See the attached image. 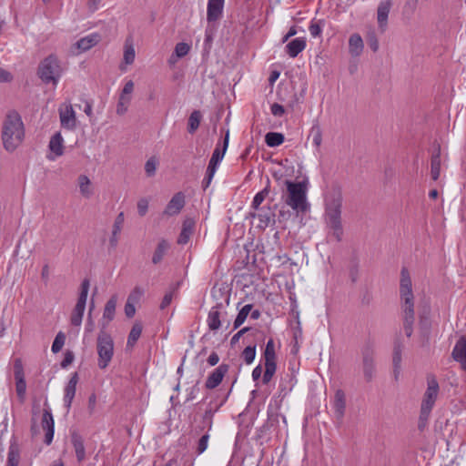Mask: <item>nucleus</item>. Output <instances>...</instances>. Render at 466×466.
Returning a JSON list of instances; mask_svg holds the SVG:
<instances>
[{"label":"nucleus","mask_w":466,"mask_h":466,"mask_svg":"<svg viewBox=\"0 0 466 466\" xmlns=\"http://www.w3.org/2000/svg\"><path fill=\"white\" fill-rule=\"evenodd\" d=\"M341 208L342 197L340 193H333L326 198L325 220L329 228V236L337 242L341 241L343 235Z\"/></svg>","instance_id":"nucleus-1"},{"label":"nucleus","mask_w":466,"mask_h":466,"mask_svg":"<svg viewBox=\"0 0 466 466\" xmlns=\"http://www.w3.org/2000/svg\"><path fill=\"white\" fill-rule=\"evenodd\" d=\"M25 136L24 124L20 115L15 111L9 112L3 123L2 139L4 147L14 151L23 141Z\"/></svg>","instance_id":"nucleus-2"},{"label":"nucleus","mask_w":466,"mask_h":466,"mask_svg":"<svg viewBox=\"0 0 466 466\" xmlns=\"http://www.w3.org/2000/svg\"><path fill=\"white\" fill-rule=\"evenodd\" d=\"M286 187L285 203L298 214L306 212L309 208L307 201L308 188L306 183L287 180Z\"/></svg>","instance_id":"nucleus-3"},{"label":"nucleus","mask_w":466,"mask_h":466,"mask_svg":"<svg viewBox=\"0 0 466 466\" xmlns=\"http://www.w3.org/2000/svg\"><path fill=\"white\" fill-rule=\"evenodd\" d=\"M37 75L45 84L56 86L62 76V67L57 56L50 55L43 59L38 66Z\"/></svg>","instance_id":"nucleus-4"},{"label":"nucleus","mask_w":466,"mask_h":466,"mask_svg":"<svg viewBox=\"0 0 466 466\" xmlns=\"http://www.w3.org/2000/svg\"><path fill=\"white\" fill-rule=\"evenodd\" d=\"M439 390V383L436 378L434 376H428L427 389L424 392L420 405V425L428 420L438 398Z\"/></svg>","instance_id":"nucleus-5"},{"label":"nucleus","mask_w":466,"mask_h":466,"mask_svg":"<svg viewBox=\"0 0 466 466\" xmlns=\"http://www.w3.org/2000/svg\"><path fill=\"white\" fill-rule=\"evenodd\" d=\"M97 366L100 370H106L114 356V340L110 334L101 330L96 339Z\"/></svg>","instance_id":"nucleus-6"},{"label":"nucleus","mask_w":466,"mask_h":466,"mask_svg":"<svg viewBox=\"0 0 466 466\" xmlns=\"http://www.w3.org/2000/svg\"><path fill=\"white\" fill-rule=\"evenodd\" d=\"M400 295L403 314L414 313L412 283L409 270L406 268H402L400 271Z\"/></svg>","instance_id":"nucleus-7"},{"label":"nucleus","mask_w":466,"mask_h":466,"mask_svg":"<svg viewBox=\"0 0 466 466\" xmlns=\"http://www.w3.org/2000/svg\"><path fill=\"white\" fill-rule=\"evenodd\" d=\"M90 282L84 279L80 286V292L75 308L70 316V322L73 326L80 327L84 317Z\"/></svg>","instance_id":"nucleus-8"},{"label":"nucleus","mask_w":466,"mask_h":466,"mask_svg":"<svg viewBox=\"0 0 466 466\" xmlns=\"http://www.w3.org/2000/svg\"><path fill=\"white\" fill-rule=\"evenodd\" d=\"M374 356L375 350L372 345L366 344L361 349L362 370L365 380L368 382L372 380L376 370Z\"/></svg>","instance_id":"nucleus-9"},{"label":"nucleus","mask_w":466,"mask_h":466,"mask_svg":"<svg viewBox=\"0 0 466 466\" xmlns=\"http://www.w3.org/2000/svg\"><path fill=\"white\" fill-rule=\"evenodd\" d=\"M41 427L45 431L44 442L46 445H50L52 443L55 434V420L51 408L47 400H46L44 403L43 415L41 419Z\"/></svg>","instance_id":"nucleus-10"},{"label":"nucleus","mask_w":466,"mask_h":466,"mask_svg":"<svg viewBox=\"0 0 466 466\" xmlns=\"http://www.w3.org/2000/svg\"><path fill=\"white\" fill-rule=\"evenodd\" d=\"M61 127L67 130H74L76 127V113L71 105L59 109Z\"/></svg>","instance_id":"nucleus-11"},{"label":"nucleus","mask_w":466,"mask_h":466,"mask_svg":"<svg viewBox=\"0 0 466 466\" xmlns=\"http://www.w3.org/2000/svg\"><path fill=\"white\" fill-rule=\"evenodd\" d=\"M79 377L77 372H74L71 375L66 386L65 387L64 394V405L67 410H70L73 400L76 391V385L78 383Z\"/></svg>","instance_id":"nucleus-12"},{"label":"nucleus","mask_w":466,"mask_h":466,"mask_svg":"<svg viewBox=\"0 0 466 466\" xmlns=\"http://www.w3.org/2000/svg\"><path fill=\"white\" fill-rule=\"evenodd\" d=\"M451 356L460 363L461 369L466 371V336H461L455 343Z\"/></svg>","instance_id":"nucleus-13"},{"label":"nucleus","mask_w":466,"mask_h":466,"mask_svg":"<svg viewBox=\"0 0 466 466\" xmlns=\"http://www.w3.org/2000/svg\"><path fill=\"white\" fill-rule=\"evenodd\" d=\"M185 206V195L182 192L176 193L167 203L164 214L169 217L177 215Z\"/></svg>","instance_id":"nucleus-14"},{"label":"nucleus","mask_w":466,"mask_h":466,"mask_svg":"<svg viewBox=\"0 0 466 466\" xmlns=\"http://www.w3.org/2000/svg\"><path fill=\"white\" fill-rule=\"evenodd\" d=\"M228 371V365L221 364L216 368L208 377L205 386L207 389L212 390L218 387L222 381L224 376Z\"/></svg>","instance_id":"nucleus-15"},{"label":"nucleus","mask_w":466,"mask_h":466,"mask_svg":"<svg viewBox=\"0 0 466 466\" xmlns=\"http://www.w3.org/2000/svg\"><path fill=\"white\" fill-rule=\"evenodd\" d=\"M225 0H208L207 8V20L208 23L217 22L223 14Z\"/></svg>","instance_id":"nucleus-16"},{"label":"nucleus","mask_w":466,"mask_h":466,"mask_svg":"<svg viewBox=\"0 0 466 466\" xmlns=\"http://www.w3.org/2000/svg\"><path fill=\"white\" fill-rule=\"evenodd\" d=\"M222 304L218 303L215 307H212L208 314L207 324L210 330L216 331L221 326L222 312L220 309Z\"/></svg>","instance_id":"nucleus-17"},{"label":"nucleus","mask_w":466,"mask_h":466,"mask_svg":"<svg viewBox=\"0 0 466 466\" xmlns=\"http://www.w3.org/2000/svg\"><path fill=\"white\" fill-rule=\"evenodd\" d=\"M48 147L55 155L54 157H48L50 160H55L56 157L64 154V138L60 132H56L51 137Z\"/></svg>","instance_id":"nucleus-18"},{"label":"nucleus","mask_w":466,"mask_h":466,"mask_svg":"<svg viewBox=\"0 0 466 466\" xmlns=\"http://www.w3.org/2000/svg\"><path fill=\"white\" fill-rule=\"evenodd\" d=\"M228 142H229V131L228 130L226 133V136L224 137V140H223L222 147H220L219 145H218L216 147V148L214 149L213 154L211 156V158L209 160V163H208L209 165L218 167V166L221 163V161L223 160L226 151L228 149Z\"/></svg>","instance_id":"nucleus-19"},{"label":"nucleus","mask_w":466,"mask_h":466,"mask_svg":"<svg viewBox=\"0 0 466 466\" xmlns=\"http://www.w3.org/2000/svg\"><path fill=\"white\" fill-rule=\"evenodd\" d=\"M391 7L390 0L380 2L377 10V19L379 26L384 30L387 26L389 13Z\"/></svg>","instance_id":"nucleus-20"},{"label":"nucleus","mask_w":466,"mask_h":466,"mask_svg":"<svg viewBox=\"0 0 466 466\" xmlns=\"http://www.w3.org/2000/svg\"><path fill=\"white\" fill-rule=\"evenodd\" d=\"M258 212L257 213H253L251 214V216L253 218H258V220H259V227L260 228H267L268 227L271 223H274L275 222V219H274V213L272 212V210L269 208H258L257 210Z\"/></svg>","instance_id":"nucleus-21"},{"label":"nucleus","mask_w":466,"mask_h":466,"mask_svg":"<svg viewBox=\"0 0 466 466\" xmlns=\"http://www.w3.org/2000/svg\"><path fill=\"white\" fill-rule=\"evenodd\" d=\"M306 46L307 43L304 37H297L287 44L286 52L290 57L295 58L306 48Z\"/></svg>","instance_id":"nucleus-22"},{"label":"nucleus","mask_w":466,"mask_h":466,"mask_svg":"<svg viewBox=\"0 0 466 466\" xmlns=\"http://www.w3.org/2000/svg\"><path fill=\"white\" fill-rule=\"evenodd\" d=\"M332 405L337 418L341 419L344 416L346 409V398L342 390H336Z\"/></svg>","instance_id":"nucleus-23"},{"label":"nucleus","mask_w":466,"mask_h":466,"mask_svg":"<svg viewBox=\"0 0 466 466\" xmlns=\"http://www.w3.org/2000/svg\"><path fill=\"white\" fill-rule=\"evenodd\" d=\"M124 220H125L124 213L120 212L116 216V219L114 221L113 228H112V234H111V237L109 238V244L114 248L118 244L119 234H120V232L122 230Z\"/></svg>","instance_id":"nucleus-24"},{"label":"nucleus","mask_w":466,"mask_h":466,"mask_svg":"<svg viewBox=\"0 0 466 466\" xmlns=\"http://www.w3.org/2000/svg\"><path fill=\"white\" fill-rule=\"evenodd\" d=\"M71 442H72L77 461L78 462L84 461L86 459V448L84 445L83 438L79 434L74 432L71 435Z\"/></svg>","instance_id":"nucleus-25"},{"label":"nucleus","mask_w":466,"mask_h":466,"mask_svg":"<svg viewBox=\"0 0 466 466\" xmlns=\"http://www.w3.org/2000/svg\"><path fill=\"white\" fill-rule=\"evenodd\" d=\"M363 40L359 34H352L349 39V52L351 56H360L363 51Z\"/></svg>","instance_id":"nucleus-26"},{"label":"nucleus","mask_w":466,"mask_h":466,"mask_svg":"<svg viewBox=\"0 0 466 466\" xmlns=\"http://www.w3.org/2000/svg\"><path fill=\"white\" fill-rule=\"evenodd\" d=\"M441 164V147L439 146L433 152L431 159V177L434 181L440 177Z\"/></svg>","instance_id":"nucleus-27"},{"label":"nucleus","mask_w":466,"mask_h":466,"mask_svg":"<svg viewBox=\"0 0 466 466\" xmlns=\"http://www.w3.org/2000/svg\"><path fill=\"white\" fill-rule=\"evenodd\" d=\"M193 229L194 221L192 219H186L183 222L182 229L177 238V243L180 245L187 244L193 233Z\"/></svg>","instance_id":"nucleus-28"},{"label":"nucleus","mask_w":466,"mask_h":466,"mask_svg":"<svg viewBox=\"0 0 466 466\" xmlns=\"http://www.w3.org/2000/svg\"><path fill=\"white\" fill-rule=\"evenodd\" d=\"M169 248V243L166 239H161L154 251L152 262L156 265L160 263Z\"/></svg>","instance_id":"nucleus-29"},{"label":"nucleus","mask_w":466,"mask_h":466,"mask_svg":"<svg viewBox=\"0 0 466 466\" xmlns=\"http://www.w3.org/2000/svg\"><path fill=\"white\" fill-rule=\"evenodd\" d=\"M78 185L80 193L84 198H89L93 195L91 181L87 176L80 175L78 177Z\"/></svg>","instance_id":"nucleus-30"},{"label":"nucleus","mask_w":466,"mask_h":466,"mask_svg":"<svg viewBox=\"0 0 466 466\" xmlns=\"http://www.w3.org/2000/svg\"><path fill=\"white\" fill-rule=\"evenodd\" d=\"M142 329H143L142 324L139 322H136L132 326V329L127 337V348H133L136 345L137 341L138 340V339L141 336Z\"/></svg>","instance_id":"nucleus-31"},{"label":"nucleus","mask_w":466,"mask_h":466,"mask_svg":"<svg viewBox=\"0 0 466 466\" xmlns=\"http://www.w3.org/2000/svg\"><path fill=\"white\" fill-rule=\"evenodd\" d=\"M116 296H112L106 303L103 319L110 322L115 318L116 307Z\"/></svg>","instance_id":"nucleus-32"},{"label":"nucleus","mask_w":466,"mask_h":466,"mask_svg":"<svg viewBox=\"0 0 466 466\" xmlns=\"http://www.w3.org/2000/svg\"><path fill=\"white\" fill-rule=\"evenodd\" d=\"M19 461L20 451L18 445L12 443L8 449L6 466H18Z\"/></svg>","instance_id":"nucleus-33"},{"label":"nucleus","mask_w":466,"mask_h":466,"mask_svg":"<svg viewBox=\"0 0 466 466\" xmlns=\"http://www.w3.org/2000/svg\"><path fill=\"white\" fill-rule=\"evenodd\" d=\"M202 115L199 110H194L190 114L187 122V131L189 134H194L197 131V129L199 127Z\"/></svg>","instance_id":"nucleus-34"},{"label":"nucleus","mask_w":466,"mask_h":466,"mask_svg":"<svg viewBox=\"0 0 466 466\" xmlns=\"http://www.w3.org/2000/svg\"><path fill=\"white\" fill-rule=\"evenodd\" d=\"M97 42H98V37L96 35H86V36L79 39L76 45V47L78 49H80L81 51H86V50L90 49L92 46H94L95 45H96Z\"/></svg>","instance_id":"nucleus-35"},{"label":"nucleus","mask_w":466,"mask_h":466,"mask_svg":"<svg viewBox=\"0 0 466 466\" xmlns=\"http://www.w3.org/2000/svg\"><path fill=\"white\" fill-rule=\"evenodd\" d=\"M284 136L278 132H268L265 137V142L270 147L280 146L284 142Z\"/></svg>","instance_id":"nucleus-36"},{"label":"nucleus","mask_w":466,"mask_h":466,"mask_svg":"<svg viewBox=\"0 0 466 466\" xmlns=\"http://www.w3.org/2000/svg\"><path fill=\"white\" fill-rule=\"evenodd\" d=\"M15 378L16 380L15 386H16V392L20 399H23L25 394L26 390V383L24 379L23 373L21 370H15Z\"/></svg>","instance_id":"nucleus-37"},{"label":"nucleus","mask_w":466,"mask_h":466,"mask_svg":"<svg viewBox=\"0 0 466 466\" xmlns=\"http://www.w3.org/2000/svg\"><path fill=\"white\" fill-rule=\"evenodd\" d=\"M251 309L252 305L247 304L238 311L237 318L234 320V329H237L244 323Z\"/></svg>","instance_id":"nucleus-38"},{"label":"nucleus","mask_w":466,"mask_h":466,"mask_svg":"<svg viewBox=\"0 0 466 466\" xmlns=\"http://www.w3.org/2000/svg\"><path fill=\"white\" fill-rule=\"evenodd\" d=\"M402 349L403 346L400 342H396L393 349V355H392V364L393 367H399L401 366V355H402Z\"/></svg>","instance_id":"nucleus-39"},{"label":"nucleus","mask_w":466,"mask_h":466,"mask_svg":"<svg viewBox=\"0 0 466 466\" xmlns=\"http://www.w3.org/2000/svg\"><path fill=\"white\" fill-rule=\"evenodd\" d=\"M268 192H269V190L268 187H265L261 191L258 192L252 200L251 208L255 210H258L259 208V206L261 205V203L264 201L266 197L268 195Z\"/></svg>","instance_id":"nucleus-40"},{"label":"nucleus","mask_w":466,"mask_h":466,"mask_svg":"<svg viewBox=\"0 0 466 466\" xmlns=\"http://www.w3.org/2000/svg\"><path fill=\"white\" fill-rule=\"evenodd\" d=\"M218 167L209 165L208 166L206 176L202 181V187L204 189L208 188L217 172Z\"/></svg>","instance_id":"nucleus-41"},{"label":"nucleus","mask_w":466,"mask_h":466,"mask_svg":"<svg viewBox=\"0 0 466 466\" xmlns=\"http://www.w3.org/2000/svg\"><path fill=\"white\" fill-rule=\"evenodd\" d=\"M135 49L132 45H125L123 60L126 65H131L135 61Z\"/></svg>","instance_id":"nucleus-42"},{"label":"nucleus","mask_w":466,"mask_h":466,"mask_svg":"<svg viewBox=\"0 0 466 466\" xmlns=\"http://www.w3.org/2000/svg\"><path fill=\"white\" fill-rule=\"evenodd\" d=\"M65 340H66V336L63 332H58L53 341V344H52V347H51V350L54 352V353H57L59 352L64 344H65Z\"/></svg>","instance_id":"nucleus-43"},{"label":"nucleus","mask_w":466,"mask_h":466,"mask_svg":"<svg viewBox=\"0 0 466 466\" xmlns=\"http://www.w3.org/2000/svg\"><path fill=\"white\" fill-rule=\"evenodd\" d=\"M242 357L247 364H251L256 357V346H248L242 351Z\"/></svg>","instance_id":"nucleus-44"},{"label":"nucleus","mask_w":466,"mask_h":466,"mask_svg":"<svg viewBox=\"0 0 466 466\" xmlns=\"http://www.w3.org/2000/svg\"><path fill=\"white\" fill-rule=\"evenodd\" d=\"M322 25H323L322 20H318V21L312 20L311 21V23L309 26V31L312 37L320 36V35L322 33Z\"/></svg>","instance_id":"nucleus-45"},{"label":"nucleus","mask_w":466,"mask_h":466,"mask_svg":"<svg viewBox=\"0 0 466 466\" xmlns=\"http://www.w3.org/2000/svg\"><path fill=\"white\" fill-rule=\"evenodd\" d=\"M264 360H276L275 343L273 339H269L266 344Z\"/></svg>","instance_id":"nucleus-46"},{"label":"nucleus","mask_w":466,"mask_h":466,"mask_svg":"<svg viewBox=\"0 0 466 466\" xmlns=\"http://www.w3.org/2000/svg\"><path fill=\"white\" fill-rule=\"evenodd\" d=\"M414 313L403 314L404 318V331L407 337H410L412 334V325L414 322Z\"/></svg>","instance_id":"nucleus-47"},{"label":"nucleus","mask_w":466,"mask_h":466,"mask_svg":"<svg viewBox=\"0 0 466 466\" xmlns=\"http://www.w3.org/2000/svg\"><path fill=\"white\" fill-rule=\"evenodd\" d=\"M190 50V46L189 45H187V43H177L175 46V55L181 58V57H184L185 56H187Z\"/></svg>","instance_id":"nucleus-48"},{"label":"nucleus","mask_w":466,"mask_h":466,"mask_svg":"<svg viewBox=\"0 0 466 466\" xmlns=\"http://www.w3.org/2000/svg\"><path fill=\"white\" fill-rule=\"evenodd\" d=\"M157 160L155 157H150L145 164V171L148 177H153L156 174Z\"/></svg>","instance_id":"nucleus-49"},{"label":"nucleus","mask_w":466,"mask_h":466,"mask_svg":"<svg viewBox=\"0 0 466 466\" xmlns=\"http://www.w3.org/2000/svg\"><path fill=\"white\" fill-rule=\"evenodd\" d=\"M312 143L315 147H319L322 142L321 130L319 127H314L311 129Z\"/></svg>","instance_id":"nucleus-50"},{"label":"nucleus","mask_w":466,"mask_h":466,"mask_svg":"<svg viewBox=\"0 0 466 466\" xmlns=\"http://www.w3.org/2000/svg\"><path fill=\"white\" fill-rule=\"evenodd\" d=\"M209 441V434L206 433L204 434L198 441V446H197V452L198 454H202L208 448Z\"/></svg>","instance_id":"nucleus-51"},{"label":"nucleus","mask_w":466,"mask_h":466,"mask_svg":"<svg viewBox=\"0 0 466 466\" xmlns=\"http://www.w3.org/2000/svg\"><path fill=\"white\" fill-rule=\"evenodd\" d=\"M143 295V290L140 288H135L134 290L129 294L127 300L128 302L137 303Z\"/></svg>","instance_id":"nucleus-52"},{"label":"nucleus","mask_w":466,"mask_h":466,"mask_svg":"<svg viewBox=\"0 0 466 466\" xmlns=\"http://www.w3.org/2000/svg\"><path fill=\"white\" fill-rule=\"evenodd\" d=\"M148 209V200L147 198H141L137 202V212L143 217L147 214Z\"/></svg>","instance_id":"nucleus-53"},{"label":"nucleus","mask_w":466,"mask_h":466,"mask_svg":"<svg viewBox=\"0 0 466 466\" xmlns=\"http://www.w3.org/2000/svg\"><path fill=\"white\" fill-rule=\"evenodd\" d=\"M270 111H271V114L274 116H278V117H280L284 115L285 113V108L283 106H281L280 104H278V103H274L271 105L270 106Z\"/></svg>","instance_id":"nucleus-54"},{"label":"nucleus","mask_w":466,"mask_h":466,"mask_svg":"<svg viewBox=\"0 0 466 466\" xmlns=\"http://www.w3.org/2000/svg\"><path fill=\"white\" fill-rule=\"evenodd\" d=\"M173 296H174V291L173 290H170L168 292H167L161 301V304H160V309H166L167 307H168L173 299Z\"/></svg>","instance_id":"nucleus-55"},{"label":"nucleus","mask_w":466,"mask_h":466,"mask_svg":"<svg viewBox=\"0 0 466 466\" xmlns=\"http://www.w3.org/2000/svg\"><path fill=\"white\" fill-rule=\"evenodd\" d=\"M133 91H134V82L132 80H128L124 85V87L120 94L131 96V94L133 93Z\"/></svg>","instance_id":"nucleus-56"},{"label":"nucleus","mask_w":466,"mask_h":466,"mask_svg":"<svg viewBox=\"0 0 466 466\" xmlns=\"http://www.w3.org/2000/svg\"><path fill=\"white\" fill-rule=\"evenodd\" d=\"M368 44L373 52L379 49V41L374 34L369 35Z\"/></svg>","instance_id":"nucleus-57"},{"label":"nucleus","mask_w":466,"mask_h":466,"mask_svg":"<svg viewBox=\"0 0 466 466\" xmlns=\"http://www.w3.org/2000/svg\"><path fill=\"white\" fill-rule=\"evenodd\" d=\"M249 330V328L248 327H245L243 329H241L240 330H238L230 339V344L231 346H234L235 344H237L239 340V339L248 331Z\"/></svg>","instance_id":"nucleus-58"},{"label":"nucleus","mask_w":466,"mask_h":466,"mask_svg":"<svg viewBox=\"0 0 466 466\" xmlns=\"http://www.w3.org/2000/svg\"><path fill=\"white\" fill-rule=\"evenodd\" d=\"M212 417H213L212 410H206V412L203 416V420L208 427V431H210L212 429V424H213Z\"/></svg>","instance_id":"nucleus-59"},{"label":"nucleus","mask_w":466,"mask_h":466,"mask_svg":"<svg viewBox=\"0 0 466 466\" xmlns=\"http://www.w3.org/2000/svg\"><path fill=\"white\" fill-rule=\"evenodd\" d=\"M136 313L135 304L133 302L127 301L125 305V314L127 318H132Z\"/></svg>","instance_id":"nucleus-60"},{"label":"nucleus","mask_w":466,"mask_h":466,"mask_svg":"<svg viewBox=\"0 0 466 466\" xmlns=\"http://www.w3.org/2000/svg\"><path fill=\"white\" fill-rule=\"evenodd\" d=\"M277 370L276 360H265V370L275 374Z\"/></svg>","instance_id":"nucleus-61"},{"label":"nucleus","mask_w":466,"mask_h":466,"mask_svg":"<svg viewBox=\"0 0 466 466\" xmlns=\"http://www.w3.org/2000/svg\"><path fill=\"white\" fill-rule=\"evenodd\" d=\"M350 278L353 283L359 279V268L357 265H353L350 268Z\"/></svg>","instance_id":"nucleus-62"},{"label":"nucleus","mask_w":466,"mask_h":466,"mask_svg":"<svg viewBox=\"0 0 466 466\" xmlns=\"http://www.w3.org/2000/svg\"><path fill=\"white\" fill-rule=\"evenodd\" d=\"M74 360V355L72 352H66L64 360L61 362L62 368L67 367Z\"/></svg>","instance_id":"nucleus-63"},{"label":"nucleus","mask_w":466,"mask_h":466,"mask_svg":"<svg viewBox=\"0 0 466 466\" xmlns=\"http://www.w3.org/2000/svg\"><path fill=\"white\" fill-rule=\"evenodd\" d=\"M127 104H124L123 102H117L116 105V114L119 116H123L128 109Z\"/></svg>","instance_id":"nucleus-64"}]
</instances>
